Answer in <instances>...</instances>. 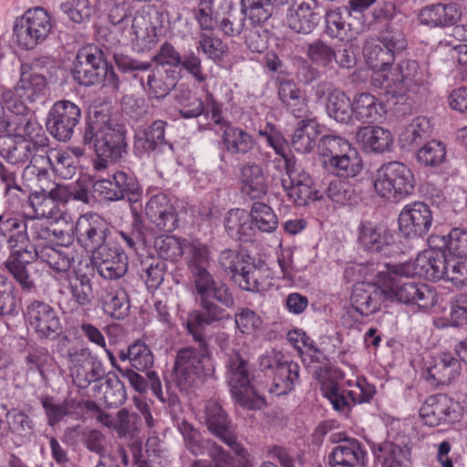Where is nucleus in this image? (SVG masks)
I'll list each match as a JSON object with an SVG mask.
<instances>
[{
    "label": "nucleus",
    "instance_id": "6",
    "mask_svg": "<svg viewBox=\"0 0 467 467\" xmlns=\"http://www.w3.org/2000/svg\"><path fill=\"white\" fill-rule=\"evenodd\" d=\"M36 259H40L48 265L57 274L68 276L73 254L67 245H45L38 248L34 244L28 246L27 251L24 253L21 258V263H17L16 268L10 273L23 291L31 292L36 287L35 282L30 276L28 266Z\"/></svg>",
    "mask_w": 467,
    "mask_h": 467
},
{
    "label": "nucleus",
    "instance_id": "4",
    "mask_svg": "<svg viewBox=\"0 0 467 467\" xmlns=\"http://www.w3.org/2000/svg\"><path fill=\"white\" fill-rule=\"evenodd\" d=\"M226 379L235 401L246 410H261L266 403L251 381L254 378L252 365L245 353L232 350L225 363Z\"/></svg>",
    "mask_w": 467,
    "mask_h": 467
},
{
    "label": "nucleus",
    "instance_id": "15",
    "mask_svg": "<svg viewBox=\"0 0 467 467\" xmlns=\"http://www.w3.org/2000/svg\"><path fill=\"white\" fill-rule=\"evenodd\" d=\"M0 237L2 239L6 237L10 254L4 265L10 274L13 269L16 268L17 263H21L24 253L32 244L27 236L26 223L9 214H0Z\"/></svg>",
    "mask_w": 467,
    "mask_h": 467
},
{
    "label": "nucleus",
    "instance_id": "62",
    "mask_svg": "<svg viewBox=\"0 0 467 467\" xmlns=\"http://www.w3.org/2000/svg\"><path fill=\"white\" fill-rule=\"evenodd\" d=\"M446 158L445 146L438 140L426 142L417 153V160L424 166L437 167L441 165Z\"/></svg>",
    "mask_w": 467,
    "mask_h": 467
},
{
    "label": "nucleus",
    "instance_id": "14",
    "mask_svg": "<svg viewBox=\"0 0 467 467\" xmlns=\"http://www.w3.org/2000/svg\"><path fill=\"white\" fill-rule=\"evenodd\" d=\"M81 109L70 100H59L48 111L46 127L47 131L59 141H68L80 121Z\"/></svg>",
    "mask_w": 467,
    "mask_h": 467
},
{
    "label": "nucleus",
    "instance_id": "53",
    "mask_svg": "<svg viewBox=\"0 0 467 467\" xmlns=\"http://www.w3.org/2000/svg\"><path fill=\"white\" fill-rule=\"evenodd\" d=\"M4 119L0 124V132H15L14 136L31 138L39 136L37 131L41 130L33 113L26 114L24 117Z\"/></svg>",
    "mask_w": 467,
    "mask_h": 467
},
{
    "label": "nucleus",
    "instance_id": "33",
    "mask_svg": "<svg viewBox=\"0 0 467 467\" xmlns=\"http://www.w3.org/2000/svg\"><path fill=\"white\" fill-rule=\"evenodd\" d=\"M222 142L224 150L234 156H245L254 150L256 141L254 137L244 130L226 125L222 134Z\"/></svg>",
    "mask_w": 467,
    "mask_h": 467
},
{
    "label": "nucleus",
    "instance_id": "21",
    "mask_svg": "<svg viewBox=\"0 0 467 467\" xmlns=\"http://www.w3.org/2000/svg\"><path fill=\"white\" fill-rule=\"evenodd\" d=\"M93 192L98 197L108 202H116L125 198L132 201L140 193V185L133 175L117 171L111 179L96 181L93 183Z\"/></svg>",
    "mask_w": 467,
    "mask_h": 467
},
{
    "label": "nucleus",
    "instance_id": "20",
    "mask_svg": "<svg viewBox=\"0 0 467 467\" xmlns=\"http://www.w3.org/2000/svg\"><path fill=\"white\" fill-rule=\"evenodd\" d=\"M461 416L459 404L444 394L428 397L420 409V417L430 427L458 422Z\"/></svg>",
    "mask_w": 467,
    "mask_h": 467
},
{
    "label": "nucleus",
    "instance_id": "30",
    "mask_svg": "<svg viewBox=\"0 0 467 467\" xmlns=\"http://www.w3.org/2000/svg\"><path fill=\"white\" fill-rule=\"evenodd\" d=\"M241 192L251 199H260L267 192V177L261 165L247 161L240 168Z\"/></svg>",
    "mask_w": 467,
    "mask_h": 467
},
{
    "label": "nucleus",
    "instance_id": "19",
    "mask_svg": "<svg viewBox=\"0 0 467 467\" xmlns=\"http://www.w3.org/2000/svg\"><path fill=\"white\" fill-rule=\"evenodd\" d=\"M398 221L400 232L405 238H421L432 225V212L425 202H414L403 207Z\"/></svg>",
    "mask_w": 467,
    "mask_h": 467
},
{
    "label": "nucleus",
    "instance_id": "7",
    "mask_svg": "<svg viewBox=\"0 0 467 467\" xmlns=\"http://www.w3.org/2000/svg\"><path fill=\"white\" fill-rule=\"evenodd\" d=\"M219 264L242 290L249 292L260 290L265 272L264 264H256L250 255L233 250L223 251L219 256Z\"/></svg>",
    "mask_w": 467,
    "mask_h": 467
},
{
    "label": "nucleus",
    "instance_id": "42",
    "mask_svg": "<svg viewBox=\"0 0 467 467\" xmlns=\"http://www.w3.org/2000/svg\"><path fill=\"white\" fill-rule=\"evenodd\" d=\"M318 129L319 125L316 118L301 119L296 125L291 140L295 150L300 153L310 152L317 144Z\"/></svg>",
    "mask_w": 467,
    "mask_h": 467
},
{
    "label": "nucleus",
    "instance_id": "49",
    "mask_svg": "<svg viewBox=\"0 0 467 467\" xmlns=\"http://www.w3.org/2000/svg\"><path fill=\"white\" fill-rule=\"evenodd\" d=\"M379 41L398 54L407 47V39L400 20L390 19L379 28Z\"/></svg>",
    "mask_w": 467,
    "mask_h": 467
},
{
    "label": "nucleus",
    "instance_id": "54",
    "mask_svg": "<svg viewBox=\"0 0 467 467\" xmlns=\"http://www.w3.org/2000/svg\"><path fill=\"white\" fill-rule=\"evenodd\" d=\"M141 276L148 288L157 289L163 282L167 264L160 257L146 256L140 262Z\"/></svg>",
    "mask_w": 467,
    "mask_h": 467
},
{
    "label": "nucleus",
    "instance_id": "46",
    "mask_svg": "<svg viewBox=\"0 0 467 467\" xmlns=\"http://www.w3.org/2000/svg\"><path fill=\"white\" fill-rule=\"evenodd\" d=\"M353 115L363 122H373L380 119L382 106L379 99L369 93H360L352 101Z\"/></svg>",
    "mask_w": 467,
    "mask_h": 467
},
{
    "label": "nucleus",
    "instance_id": "56",
    "mask_svg": "<svg viewBox=\"0 0 467 467\" xmlns=\"http://www.w3.org/2000/svg\"><path fill=\"white\" fill-rule=\"evenodd\" d=\"M13 30L17 45L24 49H33L46 40L44 36L34 30L24 16L16 19Z\"/></svg>",
    "mask_w": 467,
    "mask_h": 467
},
{
    "label": "nucleus",
    "instance_id": "61",
    "mask_svg": "<svg viewBox=\"0 0 467 467\" xmlns=\"http://www.w3.org/2000/svg\"><path fill=\"white\" fill-rule=\"evenodd\" d=\"M154 248L159 257L163 261H178L183 254L182 242L173 235H161L156 237L154 240Z\"/></svg>",
    "mask_w": 467,
    "mask_h": 467
},
{
    "label": "nucleus",
    "instance_id": "44",
    "mask_svg": "<svg viewBox=\"0 0 467 467\" xmlns=\"http://www.w3.org/2000/svg\"><path fill=\"white\" fill-rule=\"evenodd\" d=\"M119 358L122 362L129 361L130 367L138 371H147V373L154 363L150 348L140 340L135 341L127 349L120 350Z\"/></svg>",
    "mask_w": 467,
    "mask_h": 467
},
{
    "label": "nucleus",
    "instance_id": "32",
    "mask_svg": "<svg viewBox=\"0 0 467 467\" xmlns=\"http://www.w3.org/2000/svg\"><path fill=\"white\" fill-rule=\"evenodd\" d=\"M461 372L460 361L450 353H443L428 368L425 379L432 385H449L455 380Z\"/></svg>",
    "mask_w": 467,
    "mask_h": 467
},
{
    "label": "nucleus",
    "instance_id": "45",
    "mask_svg": "<svg viewBox=\"0 0 467 467\" xmlns=\"http://www.w3.org/2000/svg\"><path fill=\"white\" fill-rule=\"evenodd\" d=\"M352 106L350 99L338 88L327 98L326 111L337 122L349 124L353 121Z\"/></svg>",
    "mask_w": 467,
    "mask_h": 467
},
{
    "label": "nucleus",
    "instance_id": "50",
    "mask_svg": "<svg viewBox=\"0 0 467 467\" xmlns=\"http://www.w3.org/2000/svg\"><path fill=\"white\" fill-rule=\"evenodd\" d=\"M68 289L72 300L79 307H86L91 305L94 295L92 282L86 274L74 272V276H67Z\"/></svg>",
    "mask_w": 467,
    "mask_h": 467
},
{
    "label": "nucleus",
    "instance_id": "37",
    "mask_svg": "<svg viewBox=\"0 0 467 467\" xmlns=\"http://www.w3.org/2000/svg\"><path fill=\"white\" fill-rule=\"evenodd\" d=\"M373 453L383 467H410V448L385 441L373 446Z\"/></svg>",
    "mask_w": 467,
    "mask_h": 467
},
{
    "label": "nucleus",
    "instance_id": "51",
    "mask_svg": "<svg viewBox=\"0 0 467 467\" xmlns=\"http://www.w3.org/2000/svg\"><path fill=\"white\" fill-rule=\"evenodd\" d=\"M363 53L366 57L367 64L373 69L378 71H385L390 67L395 56L398 54L391 48H388L382 44L368 42L363 47Z\"/></svg>",
    "mask_w": 467,
    "mask_h": 467
},
{
    "label": "nucleus",
    "instance_id": "35",
    "mask_svg": "<svg viewBox=\"0 0 467 467\" xmlns=\"http://www.w3.org/2000/svg\"><path fill=\"white\" fill-rule=\"evenodd\" d=\"M356 140L368 152H384L389 149L393 138L388 130L368 125L358 130Z\"/></svg>",
    "mask_w": 467,
    "mask_h": 467
},
{
    "label": "nucleus",
    "instance_id": "11",
    "mask_svg": "<svg viewBox=\"0 0 467 467\" xmlns=\"http://www.w3.org/2000/svg\"><path fill=\"white\" fill-rule=\"evenodd\" d=\"M107 61L101 47L95 45L82 47L74 60V79L85 87L101 84L107 72Z\"/></svg>",
    "mask_w": 467,
    "mask_h": 467
},
{
    "label": "nucleus",
    "instance_id": "59",
    "mask_svg": "<svg viewBox=\"0 0 467 467\" xmlns=\"http://www.w3.org/2000/svg\"><path fill=\"white\" fill-rule=\"evenodd\" d=\"M34 147L32 150V157L30 164L26 167V171L35 173L37 167L50 166L54 160L53 152L56 150L49 148V140L47 136H37L34 140Z\"/></svg>",
    "mask_w": 467,
    "mask_h": 467
},
{
    "label": "nucleus",
    "instance_id": "13",
    "mask_svg": "<svg viewBox=\"0 0 467 467\" xmlns=\"http://www.w3.org/2000/svg\"><path fill=\"white\" fill-rule=\"evenodd\" d=\"M152 61L161 66V68L169 67V69H175L179 73L184 70L199 83H202L207 79V75L202 70V59L196 51L189 50L184 54H181L168 41L161 44L158 53L152 57Z\"/></svg>",
    "mask_w": 467,
    "mask_h": 467
},
{
    "label": "nucleus",
    "instance_id": "64",
    "mask_svg": "<svg viewBox=\"0 0 467 467\" xmlns=\"http://www.w3.org/2000/svg\"><path fill=\"white\" fill-rule=\"evenodd\" d=\"M178 431L182 436L184 447L193 455L202 454V448L205 447V441L202 433L192 424L185 420L178 424Z\"/></svg>",
    "mask_w": 467,
    "mask_h": 467
},
{
    "label": "nucleus",
    "instance_id": "57",
    "mask_svg": "<svg viewBox=\"0 0 467 467\" xmlns=\"http://www.w3.org/2000/svg\"><path fill=\"white\" fill-rule=\"evenodd\" d=\"M103 393V401L108 408H118L127 400L126 389L122 381L116 375L107 378L99 386Z\"/></svg>",
    "mask_w": 467,
    "mask_h": 467
},
{
    "label": "nucleus",
    "instance_id": "36",
    "mask_svg": "<svg viewBox=\"0 0 467 467\" xmlns=\"http://www.w3.org/2000/svg\"><path fill=\"white\" fill-rule=\"evenodd\" d=\"M99 301L104 313L114 319H123L130 312V298L124 289L105 287L100 292Z\"/></svg>",
    "mask_w": 467,
    "mask_h": 467
},
{
    "label": "nucleus",
    "instance_id": "52",
    "mask_svg": "<svg viewBox=\"0 0 467 467\" xmlns=\"http://www.w3.org/2000/svg\"><path fill=\"white\" fill-rule=\"evenodd\" d=\"M306 55L312 65L317 67L330 69L336 59V48L323 39H316L306 44Z\"/></svg>",
    "mask_w": 467,
    "mask_h": 467
},
{
    "label": "nucleus",
    "instance_id": "34",
    "mask_svg": "<svg viewBox=\"0 0 467 467\" xmlns=\"http://www.w3.org/2000/svg\"><path fill=\"white\" fill-rule=\"evenodd\" d=\"M328 462L331 467H363L365 452L357 440L346 441L333 448Z\"/></svg>",
    "mask_w": 467,
    "mask_h": 467
},
{
    "label": "nucleus",
    "instance_id": "18",
    "mask_svg": "<svg viewBox=\"0 0 467 467\" xmlns=\"http://www.w3.org/2000/svg\"><path fill=\"white\" fill-rule=\"evenodd\" d=\"M75 233L78 243L92 254L110 242L109 223L98 213L81 215L76 222Z\"/></svg>",
    "mask_w": 467,
    "mask_h": 467
},
{
    "label": "nucleus",
    "instance_id": "3",
    "mask_svg": "<svg viewBox=\"0 0 467 467\" xmlns=\"http://www.w3.org/2000/svg\"><path fill=\"white\" fill-rule=\"evenodd\" d=\"M126 127L103 109L89 112L82 136L85 145L92 148L97 159L93 161L96 171L108 167L109 161H117L126 153Z\"/></svg>",
    "mask_w": 467,
    "mask_h": 467
},
{
    "label": "nucleus",
    "instance_id": "40",
    "mask_svg": "<svg viewBox=\"0 0 467 467\" xmlns=\"http://www.w3.org/2000/svg\"><path fill=\"white\" fill-rule=\"evenodd\" d=\"M173 98L180 107L179 115L182 119H197L206 113V107L202 98L184 85L175 89Z\"/></svg>",
    "mask_w": 467,
    "mask_h": 467
},
{
    "label": "nucleus",
    "instance_id": "25",
    "mask_svg": "<svg viewBox=\"0 0 467 467\" xmlns=\"http://www.w3.org/2000/svg\"><path fill=\"white\" fill-rule=\"evenodd\" d=\"M350 301L356 312L368 317L379 309L381 302L387 301L386 289L370 283H358L353 286Z\"/></svg>",
    "mask_w": 467,
    "mask_h": 467
},
{
    "label": "nucleus",
    "instance_id": "17",
    "mask_svg": "<svg viewBox=\"0 0 467 467\" xmlns=\"http://www.w3.org/2000/svg\"><path fill=\"white\" fill-rule=\"evenodd\" d=\"M205 424L208 431L242 459H246L248 452L242 446L234 434L231 420L223 407L215 400H209L205 405Z\"/></svg>",
    "mask_w": 467,
    "mask_h": 467
},
{
    "label": "nucleus",
    "instance_id": "1",
    "mask_svg": "<svg viewBox=\"0 0 467 467\" xmlns=\"http://www.w3.org/2000/svg\"><path fill=\"white\" fill-rule=\"evenodd\" d=\"M229 317V314L195 311L191 315L187 321V330L198 348L185 347L176 353L173 373L174 380L180 388L184 389L192 388L213 374L212 352L204 329L207 326Z\"/></svg>",
    "mask_w": 467,
    "mask_h": 467
},
{
    "label": "nucleus",
    "instance_id": "24",
    "mask_svg": "<svg viewBox=\"0 0 467 467\" xmlns=\"http://www.w3.org/2000/svg\"><path fill=\"white\" fill-rule=\"evenodd\" d=\"M358 242L364 250L385 256L390 254L394 246L389 230L383 224L369 221L360 223L358 229Z\"/></svg>",
    "mask_w": 467,
    "mask_h": 467
},
{
    "label": "nucleus",
    "instance_id": "27",
    "mask_svg": "<svg viewBox=\"0 0 467 467\" xmlns=\"http://www.w3.org/2000/svg\"><path fill=\"white\" fill-rule=\"evenodd\" d=\"M448 256L441 251L426 250L420 253L413 262V274L436 282L445 278Z\"/></svg>",
    "mask_w": 467,
    "mask_h": 467
},
{
    "label": "nucleus",
    "instance_id": "26",
    "mask_svg": "<svg viewBox=\"0 0 467 467\" xmlns=\"http://www.w3.org/2000/svg\"><path fill=\"white\" fill-rule=\"evenodd\" d=\"M145 213L147 218L161 231L172 232L178 226V214L164 193L156 194L149 200Z\"/></svg>",
    "mask_w": 467,
    "mask_h": 467
},
{
    "label": "nucleus",
    "instance_id": "48",
    "mask_svg": "<svg viewBox=\"0 0 467 467\" xmlns=\"http://www.w3.org/2000/svg\"><path fill=\"white\" fill-rule=\"evenodd\" d=\"M30 206L33 208L36 218H53L58 212V197L55 196V188L35 191L28 197Z\"/></svg>",
    "mask_w": 467,
    "mask_h": 467
},
{
    "label": "nucleus",
    "instance_id": "23",
    "mask_svg": "<svg viewBox=\"0 0 467 467\" xmlns=\"http://www.w3.org/2000/svg\"><path fill=\"white\" fill-rule=\"evenodd\" d=\"M92 260L104 279H119L128 271V256L121 246L113 241L94 252Z\"/></svg>",
    "mask_w": 467,
    "mask_h": 467
},
{
    "label": "nucleus",
    "instance_id": "12",
    "mask_svg": "<svg viewBox=\"0 0 467 467\" xmlns=\"http://www.w3.org/2000/svg\"><path fill=\"white\" fill-rule=\"evenodd\" d=\"M285 173L281 179L282 186L289 199L298 206L318 199L312 177L297 164L296 159H286Z\"/></svg>",
    "mask_w": 467,
    "mask_h": 467
},
{
    "label": "nucleus",
    "instance_id": "55",
    "mask_svg": "<svg viewBox=\"0 0 467 467\" xmlns=\"http://www.w3.org/2000/svg\"><path fill=\"white\" fill-rule=\"evenodd\" d=\"M253 224L263 233H273L278 225L277 216L265 202H255L250 211Z\"/></svg>",
    "mask_w": 467,
    "mask_h": 467
},
{
    "label": "nucleus",
    "instance_id": "5",
    "mask_svg": "<svg viewBox=\"0 0 467 467\" xmlns=\"http://www.w3.org/2000/svg\"><path fill=\"white\" fill-rule=\"evenodd\" d=\"M289 0H240V10H230L218 22L219 29L228 36L246 33L249 26H260L276 14Z\"/></svg>",
    "mask_w": 467,
    "mask_h": 467
},
{
    "label": "nucleus",
    "instance_id": "41",
    "mask_svg": "<svg viewBox=\"0 0 467 467\" xmlns=\"http://www.w3.org/2000/svg\"><path fill=\"white\" fill-rule=\"evenodd\" d=\"M431 126L426 117H417L409 124L400 135L401 148L413 150L430 138Z\"/></svg>",
    "mask_w": 467,
    "mask_h": 467
},
{
    "label": "nucleus",
    "instance_id": "58",
    "mask_svg": "<svg viewBox=\"0 0 467 467\" xmlns=\"http://www.w3.org/2000/svg\"><path fill=\"white\" fill-rule=\"evenodd\" d=\"M197 50L202 52L213 62H220L228 52V46L213 33H201L197 42Z\"/></svg>",
    "mask_w": 467,
    "mask_h": 467
},
{
    "label": "nucleus",
    "instance_id": "28",
    "mask_svg": "<svg viewBox=\"0 0 467 467\" xmlns=\"http://www.w3.org/2000/svg\"><path fill=\"white\" fill-rule=\"evenodd\" d=\"M460 7L455 3L433 4L424 6L419 13L420 24L431 27L454 26L461 18Z\"/></svg>",
    "mask_w": 467,
    "mask_h": 467
},
{
    "label": "nucleus",
    "instance_id": "10",
    "mask_svg": "<svg viewBox=\"0 0 467 467\" xmlns=\"http://www.w3.org/2000/svg\"><path fill=\"white\" fill-rule=\"evenodd\" d=\"M259 367L265 376L272 379L269 391L276 396L291 392L299 380V365L280 353L262 357Z\"/></svg>",
    "mask_w": 467,
    "mask_h": 467
},
{
    "label": "nucleus",
    "instance_id": "63",
    "mask_svg": "<svg viewBox=\"0 0 467 467\" xmlns=\"http://www.w3.org/2000/svg\"><path fill=\"white\" fill-rule=\"evenodd\" d=\"M73 383L78 389H87L91 383L99 380L103 375L101 363L92 361V363L77 368L70 371Z\"/></svg>",
    "mask_w": 467,
    "mask_h": 467
},
{
    "label": "nucleus",
    "instance_id": "39",
    "mask_svg": "<svg viewBox=\"0 0 467 467\" xmlns=\"http://www.w3.org/2000/svg\"><path fill=\"white\" fill-rule=\"evenodd\" d=\"M180 78L175 69L156 68L149 76L147 85L150 99H162L166 98L177 85Z\"/></svg>",
    "mask_w": 467,
    "mask_h": 467
},
{
    "label": "nucleus",
    "instance_id": "47",
    "mask_svg": "<svg viewBox=\"0 0 467 467\" xmlns=\"http://www.w3.org/2000/svg\"><path fill=\"white\" fill-rule=\"evenodd\" d=\"M41 405L45 410L49 426L54 427L65 417L71 416L78 409V404L75 400L65 399L61 402H56L52 396H43L40 400Z\"/></svg>",
    "mask_w": 467,
    "mask_h": 467
},
{
    "label": "nucleus",
    "instance_id": "43",
    "mask_svg": "<svg viewBox=\"0 0 467 467\" xmlns=\"http://www.w3.org/2000/svg\"><path fill=\"white\" fill-rule=\"evenodd\" d=\"M47 87V79L43 74L31 72L26 63L20 66V79L16 85V92L19 97H26L34 101L40 96Z\"/></svg>",
    "mask_w": 467,
    "mask_h": 467
},
{
    "label": "nucleus",
    "instance_id": "29",
    "mask_svg": "<svg viewBox=\"0 0 467 467\" xmlns=\"http://www.w3.org/2000/svg\"><path fill=\"white\" fill-rule=\"evenodd\" d=\"M392 81L395 94L404 96L407 92H416L424 84V76L415 60H403L395 68Z\"/></svg>",
    "mask_w": 467,
    "mask_h": 467
},
{
    "label": "nucleus",
    "instance_id": "2",
    "mask_svg": "<svg viewBox=\"0 0 467 467\" xmlns=\"http://www.w3.org/2000/svg\"><path fill=\"white\" fill-rule=\"evenodd\" d=\"M186 264L192 274L200 310L195 312L228 314L235 300L230 287L218 282L209 272L211 265L206 245L198 240L192 241L186 247Z\"/></svg>",
    "mask_w": 467,
    "mask_h": 467
},
{
    "label": "nucleus",
    "instance_id": "60",
    "mask_svg": "<svg viewBox=\"0 0 467 467\" xmlns=\"http://www.w3.org/2000/svg\"><path fill=\"white\" fill-rule=\"evenodd\" d=\"M352 148L347 139L334 133L322 136L317 144L319 153L328 159L338 157Z\"/></svg>",
    "mask_w": 467,
    "mask_h": 467
},
{
    "label": "nucleus",
    "instance_id": "16",
    "mask_svg": "<svg viewBox=\"0 0 467 467\" xmlns=\"http://www.w3.org/2000/svg\"><path fill=\"white\" fill-rule=\"evenodd\" d=\"M28 327L39 339H56L62 332V324L55 308L49 304L34 300L25 313Z\"/></svg>",
    "mask_w": 467,
    "mask_h": 467
},
{
    "label": "nucleus",
    "instance_id": "38",
    "mask_svg": "<svg viewBox=\"0 0 467 467\" xmlns=\"http://www.w3.org/2000/svg\"><path fill=\"white\" fill-rule=\"evenodd\" d=\"M324 167L331 174L340 178H353L362 170V160L355 148L348 151L324 161Z\"/></svg>",
    "mask_w": 467,
    "mask_h": 467
},
{
    "label": "nucleus",
    "instance_id": "22",
    "mask_svg": "<svg viewBox=\"0 0 467 467\" xmlns=\"http://www.w3.org/2000/svg\"><path fill=\"white\" fill-rule=\"evenodd\" d=\"M387 300H396L408 306H417L420 309H429L437 303V293L423 283L409 281L394 283L386 289Z\"/></svg>",
    "mask_w": 467,
    "mask_h": 467
},
{
    "label": "nucleus",
    "instance_id": "9",
    "mask_svg": "<svg viewBox=\"0 0 467 467\" xmlns=\"http://www.w3.org/2000/svg\"><path fill=\"white\" fill-rule=\"evenodd\" d=\"M376 192L383 198L406 196L414 190V176L405 164L389 161L378 171L374 180Z\"/></svg>",
    "mask_w": 467,
    "mask_h": 467
},
{
    "label": "nucleus",
    "instance_id": "8",
    "mask_svg": "<svg viewBox=\"0 0 467 467\" xmlns=\"http://www.w3.org/2000/svg\"><path fill=\"white\" fill-rule=\"evenodd\" d=\"M166 126V121L157 119L138 130L134 140L135 149L148 153L156 166L162 170H167L175 161L173 146L165 140Z\"/></svg>",
    "mask_w": 467,
    "mask_h": 467
},
{
    "label": "nucleus",
    "instance_id": "31",
    "mask_svg": "<svg viewBox=\"0 0 467 467\" xmlns=\"http://www.w3.org/2000/svg\"><path fill=\"white\" fill-rule=\"evenodd\" d=\"M34 140L22 136L0 135V156L7 162L24 164L32 157Z\"/></svg>",
    "mask_w": 467,
    "mask_h": 467
}]
</instances>
